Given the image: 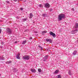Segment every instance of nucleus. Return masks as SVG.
<instances>
[{
  "mask_svg": "<svg viewBox=\"0 0 78 78\" xmlns=\"http://www.w3.org/2000/svg\"><path fill=\"white\" fill-rule=\"evenodd\" d=\"M16 58L18 59H20V54L19 53L16 56Z\"/></svg>",
  "mask_w": 78,
  "mask_h": 78,
  "instance_id": "9b49d317",
  "label": "nucleus"
},
{
  "mask_svg": "<svg viewBox=\"0 0 78 78\" xmlns=\"http://www.w3.org/2000/svg\"><path fill=\"white\" fill-rule=\"evenodd\" d=\"M22 20L23 21H26V20H27V19H23Z\"/></svg>",
  "mask_w": 78,
  "mask_h": 78,
  "instance_id": "393cba45",
  "label": "nucleus"
},
{
  "mask_svg": "<svg viewBox=\"0 0 78 78\" xmlns=\"http://www.w3.org/2000/svg\"><path fill=\"white\" fill-rule=\"evenodd\" d=\"M42 16H43V17H47V15L46 14H43L42 15Z\"/></svg>",
  "mask_w": 78,
  "mask_h": 78,
  "instance_id": "412c9836",
  "label": "nucleus"
},
{
  "mask_svg": "<svg viewBox=\"0 0 78 78\" xmlns=\"http://www.w3.org/2000/svg\"><path fill=\"white\" fill-rule=\"evenodd\" d=\"M76 5H78V3L76 4Z\"/></svg>",
  "mask_w": 78,
  "mask_h": 78,
  "instance_id": "e433bc0d",
  "label": "nucleus"
},
{
  "mask_svg": "<svg viewBox=\"0 0 78 78\" xmlns=\"http://www.w3.org/2000/svg\"><path fill=\"white\" fill-rule=\"evenodd\" d=\"M72 11H74V9L73 8H72Z\"/></svg>",
  "mask_w": 78,
  "mask_h": 78,
  "instance_id": "2f4dec72",
  "label": "nucleus"
},
{
  "mask_svg": "<svg viewBox=\"0 0 78 78\" xmlns=\"http://www.w3.org/2000/svg\"><path fill=\"white\" fill-rule=\"evenodd\" d=\"M32 39H33V38H32V37H30V39L31 40Z\"/></svg>",
  "mask_w": 78,
  "mask_h": 78,
  "instance_id": "c85d7f7f",
  "label": "nucleus"
},
{
  "mask_svg": "<svg viewBox=\"0 0 78 78\" xmlns=\"http://www.w3.org/2000/svg\"><path fill=\"white\" fill-rule=\"evenodd\" d=\"M30 70L32 73H36V69H31Z\"/></svg>",
  "mask_w": 78,
  "mask_h": 78,
  "instance_id": "6e6552de",
  "label": "nucleus"
},
{
  "mask_svg": "<svg viewBox=\"0 0 78 78\" xmlns=\"http://www.w3.org/2000/svg\"><path fill=\"white\" fill-rule=\"evenodd\" d=\"M77 31H78V30L76 29L75 30H73L71 32V33L72 34H75V33H76Z\"/></svg>",
  "mask_w": 78,
  "mask_h": 78,
  "instance_id": "423d86ee",
  "label": "nucleus"
},
{
  "mask_svg": "<svg viewBox=\"0 0 78 78\" xmlns=\"http://www.w3.org/2000/svg\"><path fill=\"white\" fill-rule=\"evenodd\" d=\"M5 59V57L2 56L0 57V60H4Z\"/></svg>",
  "mask_w": 78,
  "mask_h": 78,
  "instance_id": "6ab92c4d",
  "label": "nucleus"
},
{
  "mask_svg": "<svg viewBox=\"0 0 78 78\" xmlns=\"http://www.w3.org/2000/svg\"><path fill=\"white\" fill-rule=\"evenodd\" d=\"M18 0V1H19V0H20H20Z\"/></svg>",
  "mask_w": 78,
  "mask_h": 78,
  "instance_id": "58836bf2",
  "label": "nucleus"
},
{
  "mask_svg": "<svg viewBox=\"0 0 78 78\" xmlns=\"http://www.w3.org/2000/svg\"><path fill=\"white\" fill-rule=\"evenodd\" d=\"M12 63V62L11 61H7L6 62V64H11V63Z\"/></svg>",
  "mask_w": 78,
  "mask_h": 78,
  "instance_id": "f3484780",
  "label": "nucleus"
},
{
  "mask_svg": "<svg viewBox=\"0 0 78 78\" xmlns=\"http://www.w3.org/2000/svg\"><path fill=\"white\" fill-rule=\"evenodd\" d=\"M29 15H30L29 18H30V19H31V18H32V17H33V15L32 13H30Z\"/></svg>",
  "mask_w": 78,
  "mask_h": 78,
  "instance_id": "4468645a",
  "label": "nucleus"
},
{
  "mask_svg": "<svg viewBox=\"0 0 78 78\" xmlns=\"http://www.w3.org/2000/svg\"><path fill=\"white\" fill-rule=\"evenodd\" d=\"M6 32L8 34H11L12 33V30L9 28H7L6 30Z\"/></svg>",
  "mask_w": 78,
  "mask_h": 78,
  "instance_id": "7ed1b4c3",
  "label": "nucleus"
},
{
  "mask_svg": "<svg viewBox=\"0 0 78 78\" xmlns=\"http://www.w3.org/2000/svg\"><path fill=\"white\" fill-rule=\"evenodd\" d=\"M0 48H3V46H0Z\"/></svg>",
  "mask_w": 78,
  "mask_h": 78,
  "instance_id": "c756f323",
  "label": "nucleus"
},
{
  "mask_svg": "<svg viewBox=\"0 0 78 78\" xmlns=\"http://www.w3.org/2000/svg\"><path fill=\"white\" fill-rule=\"evenodd\" d=\"M30 58V55H26L23 56V59H24V60H29Z\"/></svg>",
  "mask_w": 78,
  "mask_h": 78,
  "instance_id": "f03ea898",
  "label": "nucleus"
},
{
  "mask_svg": "<svg viewBox=\"0 0 78 78\" xmlns=\"http://www.w3.org/2000/svg\"><path fill=\"white\" fill-rule=\"evenodd\" d=\"M2 33V29H0V33Z\"/></svg>",
  "mask_w": 78,
  "mask_h": 78,
  "instance_id": "7c9ffc66",
  "label": "nucleus"
},
{
  "mask_svg": "<svg viewBox=\"0 0 78 78\" xmlns=\"http://www.w3.org/2000/svg\"><path fill=\"white\" fill-rule=\"evenodd\" d=\"M6 2L7 3H9V1H7Z\"/></svg>",
  "mask_w": 78,
  "mask_h": 78,
  "instance_id": "bb28decb",
  "label": "nucleus"
},
{
  "mask_svg": "<svg viewBox=\"0 0 78 78\" xmlns=\"http://www.w3.org/2000/svg\"><path fill=\"white\" fill-rule=\"evenodd\" d=\"M48 55H46L44 57V60H43L44 61H45V60H46V59H48Z\"/></svg>",
  "mask_w": 78,
  "mask_h": 78,
  "instance_id": "0eeeda50",
  "label": "nucleus"
},
{
  "mask_svg": "<svg viewBox=\"0 0 78 78\" xmlns=\"http://www.w3.org/2000/svg\"><path fill=\"white\" fill-rule=\"evenodd\" d=\"M47 33V31L45 30V31H42L41 33L42 34H44L45 33Z\"/></svg>",
  "mask_w": 78,
  "mask_h": 78,
  "instance_id": "2eb2a0df",
  "label": "nucleus"
},
{
  "mask_svg": "<svg viewBox=\"0 0 78 78\" xmlns=\"http://www.w3.org/2000/svg\"><path fill=\"white\" fill-rule=\"evenodd\" d=\"M77 52V51H74L73 53V55H75L76 54Z\"/></svg>",
  "mask_w": 78,
  "mask_h": 78,
  "instance_id": "aec40b11",
  "label": "nucleus"
},
{
  "mask_svg": "<svg viewBox=\"0 0 78 78\" xmlns=\"http://www.w3.org/2000/svg\"><path fill=\"white\" fill-rule=\"evenodd\" d=\"M68 73L69 75H72L73 74V72L71 70H69L68 72Z\"/></svg>",
  "mask_w": 78,
  "mask_h": 78,
  "instance_id": "9d476101",
  "label": "nucleus"
},
{
  "mask_svg": "<svg viewBox=\"0 0 78 78\" xmlns=\"http://www.w3.org/2000/svg\"><path fill=\"white\" fill-rule=\"evenodd\" d=\"M27 43V41L26 40H24L22 42V44L23 45H24V44H25Z\"/></svg>",
  "mask_w": 78,
  "mask_h": 78,
  "instance_id": "dca6fc26",
  "label": "nucleus"
},
{
  "mask_svg": "<svg viewBox=\"0 0 78 78\" xmlns=\"http://www.w3.org/2000/svg\"><path fill=\"white\" fill-rule=\"evenodd\" d=\"M2 45H3L4 44V43L3 42H2Z\"/></svg>",
  "mask_w": 78,
  "mask_h": 78,
  "instance_id": "473e14b6",
  "label": "nucleus"
},
{
  "mask_svg": "<svg viewBox=\"0 0 78 78\" xmlns=\"http://www.w3.org/2000/svg\"><path fill=\"white\" fill-rule=\"evenodd\" d=\"M74 27L75 28H78V23H75Z\"/></svg>",
  "mask_w": 78,
  "mask_h": 78,
  "instance_id": "f8f14e48",
  "label": "nucleus"
},
{
  "mask_svg": "<svg viewBox=\"0 0 78 78\" xmlns=\"http://www.w3.org/2000/svg\"><path fill=\"white\" fill-rule=\"evenodd\" d=\"M1 74H0V76H1Z\"/></svg>",
  "mask_w": 78,
  "mask_h": 78,
  "instance_id": "c9c22d12",
  "label": "nucleus"
},
{
  "mask_svg": "<svg viewBox=\"0 0 78 78\" xmlns=\"http://www.w3.org/2000/svg\"><path fill=\"white\" fill-rule=\"evenodd\" d=\"M38 47H39V48H40V50H43V48H42V47H41L40 45H39L38 46Z\"/></svg>",
  "mask_w": 78,
  "mask_h": 78,
  "instance_id": "a211bd4d",
  "label": "nucleus"
},
{
  "mask_svg": "<svg viewBox=\"0 0 78 78\" xmlns=\"http://www.w3.org/2000/svg\"><path fill=\"white\" fill-rule=\"evenodd\" d=\"M44 5L45 8H50V4H48V3L45 4Z\"/></svg>",
  "mask_w": 78,
  "mask_h": 78,
  "instance_id": "39448f33",
  "label": "nucleus"
},
{
  "mask_svg": "<svg viewBox=\"0 0 78 78\" xmlns=\"http://www.w3.org/2000/svg\"><path fill=\"white\" fill-rule=\"evenodd\" d=\"M38 72L41 73V69H38Z\"/></svg>",
  "mask_w": 78,
  "mask_h": 78,
  "instance_id": "b1692460",
  "label": "nucleus"
},
{
  "mask_svg": "<svg viewBox=\"0 0 78 78\" xmlns=\"http://www.w3.org/2000/svg\"><path fill=\"white\" fill-rule=\"evenodd\" d=\"M17 41H15V44H16V43H17Z\"/></svg>",
  "mask_w": 78,
  "mask_h": 78,
  "instance_id": "f704fd0d",
  "label": "nucleus"
},
{
  "mask_svg": "<svg viewBox=\"0 0 78 78\" xmlns=\"http://www.w3.org/2000/svg\"><path fill=\"white\" fill-rule=\"evenodd\" d=\"M23 8H20V10L21 11H22V10H23Z\"/></svg>",
  "mask_w": 78,
  "mask_h": 78,
  "instance_id": "a878e982",
  "label": "nucleus"
},
{
  "mask_svg": "<svg viewBox=\"0 0 78 78\" xmlns=\"http://www.w3.org/2000/svg\"><path fill=\"white\" fill-rule=\"evenodd\" d=\"M66 16L64 14L61 13V14L59 15L58 16V21H61L62 20V19H64L65 18Z\"/></svg>",
  "mask_w": 78,
  "mask_h": 78,
  "instance_id": "f257e3e1",
  "label": "nucleus"
},
{
  "mask_svg": "<svg viewBox=\"0 0 78 78\" xmlns=\"http://www.w3.org/2000/svg\"><path fill=\"white\" fill-rule=\"evenodd\" d=\"M47 42H49L50 43L52 42V40L51 39H47L46 40Z\"/></svg>",
  "mask_w": 78,
  "mask_h": 78,
  "instance_id": "1a4fd4ad",
  "label": "nucleus"
},
{
  "mask_svg": "<svg viewBox=\"0 0 78 78\" xmlns=\"http://www.w3.org/2000/svg\"><path fill=\"white\" fill-rule=\"evenodd\" d=\"M38 6H39V7H41V8H42V7H43V5L42 4H40L38 5Z\"/></svg>",
  "mask_w": 78,
  "mask_h": 78,
  "instance_id": "5701e85b",
  "label": "nucleus"
},
{
  "mask_svg": "<svg viewBox=\"0 0 78 78\" xmlns=\"http://www.w3.org/2000/svg\"><path fill=\"white\" fill-rule=\"evenodd\" d=\"M52 11V9H50V11Z\"/></svg>",
  "mask_w": 78,
  "mask_h": 78,
  "instance_id": "cd10ccee",
  "label": "nucleus"
},
{
  "mask_svg": "<svg viewBox=\"0 0 78 78\" xmlns=\"http://www.w3.org/2000/svg\"><path fill=\"white\" fill-rule=\"evenodd\" d=\"M57 76L58 78H61V75H58Z\"/></svg>",
  "mask_w": 78,
  "mask_h": 78,
  "instance_id": "4be33fe9",
  "label": "nucleus"
},
{
  "mask_svg": "<svg viewBox=\"0 0 78 78\" xmlns=\"http://www.w3.org/2000/svg\"><path fill=\"white\" fill-rule=\"evenodd\" d=\"M20 1H22V0H20Z\"/></svg>",
  "mask_w": 78,
  "mask_h": 78,
  "instance_id": "4c0bfd02",
  "label": "nucleus"
},
{
  "mask_svg": "<svg viewBox=\"0 0 78 78\" xmlns=\"http://www.w3.org/2000/svg\"><path fill=\"white\" fill-rule=\"evenodd\" d=\"M14 2H17V0H14Z\"/></svg>",
  "mask_w": 78,
  "mask_h": 78,
  "instance_id": "72a5a7b5",
  "label": "nucleus"
},
{
  "mask_svg": "<svg viewBox=\"0 0 78 78\" xmlns=\"http://www.w3.org/2000/svg\"><path fill=\"white\" fill-rule=\"evenodd\" d=\"M49 34L51 36H52V37L54 38H55V37H56V34L53 32L50 31L49 32Z\"/></svg>",
  "mask_w": 78,
  "mask_h": 78,
  "instance_id": "20e7f679",
  "label": "nucleus"
},
{
  "mask_svg": "<svg viewBox=\"0 0 78 78\" xmlns=\"http://www.w3.org/2000/svg\"><path fill=\"white\" fill-rule=\"evenodd\" d=\"M59 71L58 70H56L55 72H54L53 74H54V75L57 74V73H59Z\"/></svg>",
  "mask_w": 78,
  "mask_h": 78,
  "instance_id": "ddd939ff",
  "label": "nucleus"
}]
</instances>
